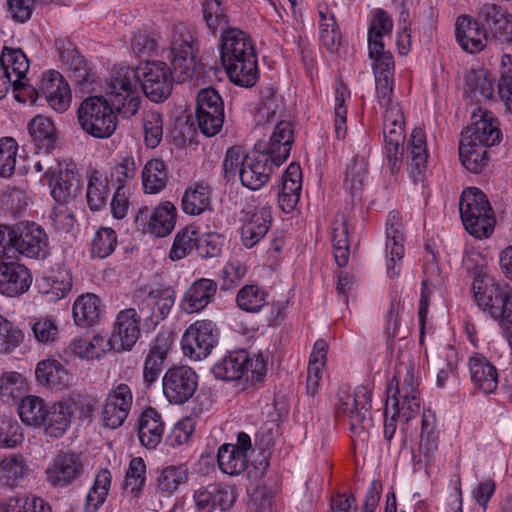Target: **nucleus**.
Masks as SVG:
<instances>
[{
  "label": "nucleus",
  "mask_w": 512,
  "mask_h": 512,
  "mask_svg": "<svg viewBox=\"0 0 512 512\" xmlns=\"http://www.w3.org/2000/svg\"><path fill=\"white\" fill-rule=\"evenodd\" d=\"M188 476V468L184 464L166 466L157 471L156 490L163 496H171L188 481Z\"/></svg>",
  "instance_id": "c03bdc74"
},
{
  "label": "nucleus",
  "mask_w": 512,
  "mask_h": 512,
  "mask_svg": "<svg viewBox=\"0 0 512 512\" xmlns=\"http://www.w3.org/2000/svg\"><path fill=\"white\" fill-rule=\"evenodd\" d=\"M470 378L474 387L483 393L489 394L498 386V373L496 367L481 354L469 358Z\"/></svg>",
  "instance_id": "2f4dec72"
},
{
  "label": "nucleus",
  "mask_w": 512,
  "mask_h": 512,
  "mask_svg": "<svg viewBox=\"0 0 512 512\" xmlns=\"http://www.w3.org/2000/svg\"><path fill=\"white\" fill-rule=\"evenodd\" d=\"M455 34L460 47L471 54L482 51L490 41L478 19L467 14L457 18Z\"/></svg>",
  "instance_id": "393cba45"
},
{
  "label": "nucleus",
  "mask_w": 512,
  "mask_h": 512,
  "mask_svg": "<svg viewBox=\"0 0 512 512\" xmlns=\"http://www.w3.org/2000/svg\"><path fill=\"white\" fill-rule=\"evenodd\" d=\"M175 298V290L161 284L144 286L135 294L140 313L157 323L167 317Z\"/></svg>",
  "instance_id": "2eb2a0df"
},
{
  "label": "nucleus",
  "mask_w": 512,
  "mask_h": 512,
  "mask_svg": "<svg viewBox=\"0 0 512 512\" xmlns=\"http://www.w3.org/2000/svg\"><path fill=\"white\" fill-rule=\"evenodd\" d=\"M83 474L81 454L73 451H58L46 469L47 482L54 488H65L79 480Z\"/></svg>",
  "instance_id": "a211bd4d"
},
{
  "label": "nucleus",
  "mask_w": 512,
  "mask_h": 512,
  "mask_svg": "<svg viewBox=\"0 0 512 512\" xmlns=\"http://www.w3.org/2000/svg\"><path fill=\"white\" fill-rule=\"evenodd\" d=\"M363 148L361 153L356 154L351 163L347 166L344 187L349 190L352 197L359 195L367 175V158L370 153L368 138L362 139Z\"/></svg>",
  "instance_id": "e433bc0d"
},
{
  "label": "nucleus",
  "mask_w": 512,
  "mask_h": 512,
  "mask_svg": "<svg viewBox=\"0 0 512 512\" xmlns=\"http://www.w3.org/2000/svg\"><path fill=\"white\" fill-rule=\"evenodd\" d=\"M219 329L212 320L202 319L192 323L181 339L183 354L194 361L208 357L218 344Z\"/></svg>",
  "instance_id": "f8f14e48"
},
{
  "label": "nucleus",
  "mask_w": 512,
  "mask_h": 512,
  "mask_svg": "<svg viewBox=\"0 0 512 512\" xmlns=\"http://www.w3.org/2000/svg\"><path fill=\"white\" fill-rule=\"evenodd\" d=\"M217 290L218 285L212 279L200 278L194 281L183 295L181 310L187 314L201 312L214 300Z\"/></svg>",
  "instance_id": "c85d7f7f"
},
{
  "label": "nucleus",
  "mask_w": 512,
  "mask_h": 512,
  "mask_svg": "<svg viewBox=\"0 0 512 512\" xmlns=\"http://www.w3.org/2000/svg\"><path fill=\"white\" fill-rule=\"evenodd\" d=\"M24 332L0 314V354H10L24 341Z\"/></svg>",
  "instance_id": "13d9d810"
},
{
  "label": "nucleus",
  "mask_w": 512,
  "mask_h": 512,
  "mask_svg": "<svg viewBox=\"0 0 512 512\" xmlns=\"http://www.w3.org/2000/svg\"><path fill=\"white\" fill-rule=\"evenodd\" d=\"M491 42L501 46H512V13L502 5L484 3L476 16Z\"/></svg>",
  "instance_id": "4468645a"
},
{
  "label": "nucleus",
  "mask_w": 512,
  "mask_h": 512,
  "mask_svg": "<svg viewBox=\"0 0 512 512\" xmlns=\"http://www.w3.org/2000/svg\"><path fill=\"white\" fill-rule=\"evenodd\" d=\"M164 422L161 414L153 407H147L138 421V437L141 444L149 449L155 448L162 439Z\"/></svg>",
  "instance_id": "f704fd0d"
},
{
  "label": "nucleus",
  "mask_w": 512,
  "mask_h": 512,
  "mask_svg": "<svg viewBox=\"0 0 512 512\" xmlns=\"http://www.w3.org/2000/svg\"><path fill=\"white\" fill-rule=\"evenodd\" d=\"M350 98V91L340 80L335 86L334 130L338 140H344L347 135V108L346 99Z\"/></svg>",
  "instance_id": "6e6d98bb"
},
{
  "label": "nucleus",
  "mask_w": 512,
  "mask_h": 512,
  "mask_svg": "<svg viewBox=\"0 0 512 512\" xmlns=\"http://www.w3.org/2000/svg\"><path fill=\"white\" fill-rule=\"evenodd\" d=\"M75 324L81 327H91L100 321L104 313L100 298L92 293L78 296L72 308Z\"/></svg>",
  "instance_id": "c9c22d12"
},
{
  "label": "nucleus",
  "mask_w": 512,
  "mask_h": 512,
  "mask_svg": "<svg viewBox=\"0 0 512 512\" xmlns=\"http://www.w3.org/2000/svg\"><path fill=\"white\" fill-rule=\"evenodd\" d=\"M0 63L14 79V91L25 88L24 79L29 70V60L20 48L1 46Z\"/></svg>",
  "instance_id": "58836bf2"
},
{
  "label": "nucleus",
  "mask_w": 512,
  "mask_h": 512,
  "mask_svg": "<svg viewBox=\"0 0 512 512\" xmlns=\"http://www.w3.org/2000/svg\"><path fill=\"white\" fill-rule=\"evenodd\" d=\"M320 17V39L323 45L334 51L340 44L341 34L333 14H328L327 8L319 10Z\"/></svg>",
  "instance_id": "052dcab7"
},
{
  "label": "nucleus",
  "mask_w": 512,
  "mask_h": 512,
  "mask_svg": "<svg viewBox=\"0 0 512 512\" xmlns=\"http://www.w3.org/2000/svg\"><path fill=\"white\" fill-rule=\"evenodd\" d=\"M372 391L366 386H358L353 393L341 387L335 404L336 416H348L352 441L367 442L369 429L373 426L371 417Z\"/></svg>",
  "instance_id": "20e7f679"
},
{
  "label": "nucleus",
  "mask_w": 512,
  "mask_h": 512,
  "mask_svg": "<svg viewBox=\"0 0 512 512\" xmlns=\"http://www.w3.org/2000/svg\"><path fill=\"white\" fill-rule=\"evenodd\" d=\"M472 292L477 306L488 312L498 323L512 306V286L483 274L481 269L474 271Z\"/></svg>",
  "instance_id": "6e6552de"
},
{
  "label": "nucleus",
  "mask_w": 512,
  "mask_h": 512,
  "mask_svg": "<svg viewBox=\"0 0 512 512\" xmlns=\"http://www.w3.org/2000/svg\"><path fill=\"white\" fill-rule=\"evenodd\" d=\"M40 182L49 187L54 201L63 206L74 198L78 188L76 166L71 162L53 160L40 178Z\"/></svg>",
  "instance_id": "9b49d317"
},
{
  "label": "nucleus",
  "mask_w": 512,
  "mask_h": 512,
  "mask_svg": "<svg viewBox=\"0 0 512 512\" xmlns=\"http://www.w3.org/2000/svg\"><path fill=\"white\" fill-rule=\"evenodd\" d=\"M197 231L192 227H185L175 235L169 258L173 261L185 258L197 245Z\"/></svg>",
  "instance_id": "680f3d73"
},
{
  "label": "nucleus",
  "mask_w": 512,
  "mask_h": 512,
  "mask_svg": "<svg viewBox=\"0 0 512 512\" xmlns=\"http://www.w3.org/2000/svg\"><path fill=\"white\" fill-rule=\"evenodd\" d=\"M217 462L219 469L228 475H239L247 468V458L245 454L232 448V444L229 443H225L219 447Z\"/></svg>",
  "instance_id": "5fc2aeb1"
},
{
  "label": "nucleus",
  "mask_w": 512,
  "mask_h": 512,
  "mask_svg": "<svg viewBox=\"0 0 512 512\" xmlns=\"http://www.w3.org/2000/svg\"><path fill=\"white\" fill-rule=\"evenodd\" d=\"M196 121L200 132L206 137L218 134L224 123V101L213 87L201 89L196 97Z\"/></svg>",
  "instance_id": "ddd939ff"
},
{
  "label": "nucleus",
  "mask_w": 512,
  "mask_h": 512,
  "mask_svg": "<svg viewBox=\"0 0 512 512\" xmlns=\"http://www.w3.org/2000/svg\"><path fill=\"white\" fill-rule=\"evenodd\" d=\"M256 148V151L243 157L242 168L239 169L241 184L252 191L263 188L270 181L276 167L271 156L261 151V144H257Z\"/></svg>",
  "instance_id": "f3484780"
},
{
  "label": "nucleus",
  "mask_w": 512,
  "mask_h": 512,
  "mask_svg": "<svg viewBox=\"0 0 512 512\" xmlns=\"http://www.w3.org/2000/svg\"><path fill=\"white\" fill-rule=\"evenodd\" d=\"M193 497L199 510L212 512L217 507L222 511L229 509L234 504L237 495L234 486L213 483L196 490Z\"/></svg>",
  "instance_id": "5701e85b"
},
{
  "label": "nucleus",
  "mask_w": 512,
  "mask_h": 512,
  "mask_svg": "<svg viewBox=\"0 0 512 512\" xmlns=\"http://www.w3.org/2000/svg\"><path fill=\"white\" fill-rule=\"evenodd\" d=\"M293 143V124L282 120L276 124L269 141L264 144L261 151L271 156L276 167H280L289 157Z\"/></svg>",
  "instance_id": "7c9ffc66"
},
{
  "label": "nucleus",
  "mask_w": 512,
  "mask_h": 512,
  "mask_svg": "<svg viewBox=\"0 0 512 512\" xmlns=\"http://www.w3.org/2000/svg\"><path fill=\"white\" fill-rule=\"evenodd\" d=\"M220 60L233 84L251 88L259 80L257 53L244 31L230 28L221 33Z\"/></svg>",
  "instance_id": "f03ea898"
},
{
  "label": "nucleus",
  "mask_w": 512,
  "mask_h": 512,
  "mask_svg": "<svg viewBox=\"0 0 512 512\" xmlns=\"http://www.w3.org/2000/svg\"><path fill=\"white\" fill-rule=\"evenodd\" d=\"M35 376L41 385L56 390L64 388L70 380L65 365L54 358H47L38 362Z\"/></svg>",
  "instance_id": "4c0bfd02"
},
{
  "label": "nucleus",
  "mask_w": 512,
  "mask_h": 512,
  "mask_svg": "<svg viewBox=\"0 0 512 512\" xmlns=\"http://www.w3.org/2000/svg\"><path fill=\"white\" fill-rule=\"evenodd\" d=\"M439 444L436 415L430 409L423 410L421 417L419 452L426 466H431L436 457Z\"/></svg>",
  "instance_id": "473e14b6"
},
{
  "label": "nucleus",
  "mask_w": 512,
  "mask_h": 512,
  "mask_svg": "<svg viewBox=\"0 0 512 512\" xmlns=\"http://www.w3.org/2000/svg\"><path fill=\"white\" fill-rule=\"evenodd\" d=\"M0 512H52L50 505L40 497L15 496L0 504Z\"/></svg>",
  "instance_id": "4d7b16f0"
},
{
  "label": "nucleus",
  "mask_w": 512,
  "mask_h": 512,
  "mask_svg": "<svg viewBox=\"0 0 512 512\" xmlns=\"http://www.w3.org/2000/svg\"><path fill=\"white\" fill-rule=\"evenodd\" d=\"M173 343L172 335L168 332L159 333L149 345V351L144 361L143 380L147 386L153 384L163 370V365Z\"/></svg>",
  "instance_id": "b1692460"
},
{
  "label": "nucleus",
  "mask_w": 512,
  "mask_h": 512,
  "mask_svg": "<svg viewBox=\"0 0 512 512\" xmlns=\"http://www.w3.org/2000/svg\"><path fill=\"white\" fill-rule=\"evenodd\" d=\"M211 372L215 378L224 381H237L246 376L251 384L262 382L266 376L267 364L261 354L253 357L244 349L227 352L217 361Z\"/></svg>",
  "instance_id": "0eeeda50"
},
{
  "label": "nucleus",
  "mask_w": 512,
  "mask_h": 512,
  "mask_svg": "<svg viewBox=\"0 0 512 512\" xmlns=\"http://www.w3.org/2000/svg\"><path fill=\"white\" fill-rule=\"evenodd\" d=\"M202 18L209 31L216 35L218 30H228L229 17L224 3L220 0H201Z\"/></svg>",
  "instance_id": "8fccbe9b"
},
{
  "label": "nucleus",
  "mask_w": 512,
  "mask_h": 512,
  "mask_svg": "<svg viewBox=\"0 0 512 512\" xmlns=\"http://www.w3.org/2000/svg\"><path fill=\"white\" fill-rule=\"evenodd\" d=\"M222 246L223 238L216 232L197 236L196 251L201 258L208 259L220 256Z\"/></svg>",
  "instance_id": "338daca9"
},
{
  "label": "nucleus",
  "mask_w": 512,
  "mask_h": 512,
  "mask_svg": "<svg viewBox=\"0 0 512 512\" xmlns=\"http://www.w3.org/2000/svg\"><path fill=\"white\" fill-rule=\"evenodd\" d=\"M141 176L144 192L157 194L167 185V166L161 159H151L144 165Z\"/></svg>",
  "instance_id": "49530a36"
},
{
  "label": "nucleus",
  "mask_w": 512,
  "mask_h": 512,
  "mask_svg": "<svg viewBox=\"0 0 512 512\" xmlns=\"http://www.w3.org/2000/svg\"><path fill=\"white\" fill-rule=\"evenodd\" d=\"M269 293L256 284L244 285L236 295L237 307L248 313H258L267 303Z\"/></svg>",
  "instance_id": "603ef678"
},
{
  "label": "nucleus",
  "mask_w": 512,
  "mask_h": 512,
  "mask_svg": "<svg viewBox=\"0 0 512 512\" xmlns=\"http://www.w3.org/2000/svg\"><path fill=\"white\" fill-rule=\"evenodd\" d=\"M28 131L39 150L49 152L56 147L58 134L49 118L43 115L35 116L28 124Z\"/></svg>",
  "instance_id": "79ce46f5"
},
{
  "label": "nucleus",
  "mask_w": 512,
  "mask_h": 512,
  "mask_svg": "<svg viewBox=\"0 0 512 512\" xmlns=\"http://www.w3.org/2000/svg\"><path fill=\"white\" fill-rule=\"evenodd\" d=\"M55 47L72 81L82 89H88L96 81V75L76 45L69 38L63 37L55 40Z\"/></svg>",
  "instance_id": "6ab92c4d"
},
{
  "label": "nucleus",
  "mask_w": 512,
  "mask_h": 512,
  "mask_svg": "<svg viewBox=\"0 0 512 512\" xmlns=\"http://www.w3.org/2000/svg\"><path fill=\"white\" fill-rule=\"evenodd\" d=\"M407 163L410 177L415 184L424 182L427 171V145L423 129L416 127L412 130L407 143Z\"/></svg>",
  "instance_id": "cd10ccee"
},
{
  "label": "nucleus",
  "mask_w": 512,
  "mask_h": 512,
  "mask_svg": "<svg viewBox=\"0 0 512 512\" xmlns=\"http://www.w3.org/2000/svg\"><path fill=\"white\" fill-rule=\"evenodd\" d=\"M109 177L98 170H93L87 186L86 199L91 211L101 210L107 202L109 194Z\"/></svg>",
  "instance_id": "09e8293b"
},
{
  "label": "nucleus",
  "mask_w": 512,
  "mask_h": 512,
  "mask_svg": "<svg viewBox=\"0 0 512 512\" xmlns=\"http://www.w3.org/2000/svg\"><path fill=\"white\" fill-rule=\"evenodd\" d=\"M106 94L94 95L85 98L77 110V119L81 129L88 135L97 139H106L111 137L117 128V116L126 119L114 103L116 96L123 95L120 89H113L111 75L106 80Z\"/></svg>",
  "instance_id": "7ed1b4c3"
},
{
  "label": "nucleus",
  "mask_w": 512,
  "mask_h": 512,
  "mask_svg": "<svg viewBox=\"0 0 512 512\" xmlns=\"http://www.w3.org/2000/svg\"><path fill=\"white\" fill-rule=\"evenodd\" d=\"M458 150L461 164L471 173H481L489 163L488 149L463 136H461Z\"/></svg>",
  "instance_id": "a19ab883"
},
{
  "label": "nucleus",
  "mask_w": 512,
  "mask_h": 512,
  "mask_svg": "<svg viewBox=\"0 0 512 512\" xmlns=\"http://www.w3.org/2000/svg\"><path fill=\"white\" fill-rule=\"evenodd\" d=\"M459 212L466 231L475 238H487L493 232V210L487 196L480 189L469 187L462 192Z\"/></svg>",
  "instance_id": "423d86ee"
},
{
  "label": "nucleus",
  "mask_w": 512,
  "mask_h": 512,
  "mask_svg": "<svg viewBox=\"0 0 512 512\" xmlns=\"http://www.w3.org/2000/svg\"><path fill=\"white\" fill-rule=\"evenodd\" d=\"M29 466L22 455H11L0 461V482L7 487H18L29 474Z\"/></svg>",
  "instance_id": "a18cd8bd"
},
{
  "label": "nucleus",
  "mask_w": 512,
  "mask_h": 512,
  "mask_svg": "<svg viewBox=\"0 0 512 512\" xmlns=\"http://www.w3.org/2000/svg\"><path fill=\"white\" fill-rule=\"evenodd\" d=\"M498 94L505 102L507 109L512 112V56L505 55L500 69Z\"/></svg>",
  "instance_id": "774afa93"
},
{
  "label": "nucleus",
  "mask_w": 512,
  "mask_h": 512,
  "mask_svg": "<svg viewBox=\"0 0 512 512\" xmlns=\"http://www.w3.org/2000/svg\"><path fill=\"white\" fill-rule=\"evenodd\" d=\"M176 217L175 206L171 202L165 201L152 211L147 206L141 207L136 214L135 221L154 236L165 237L173 231Z\"/></svg>",
  "instance_id": "412c9836"
},
{
  "label": "nucleus",
  "mask_w": 512,
  "mask_h": 512,
  "mask_svg": "<svg viewBox=\"0 0 512 512\" xmlns=\"http://www.w3.org/2000/svg\"><path fill=\"white\" fill-rule=\"evenodd\" d=\"M146 464L142 457H133L125 472L123 488L138 499L146 485Z\"/></svg>",
  "instance_id": "864d4df0"
},
{
  "label": "nucleus",
  "mask_w": 512,
  "mask_h": 512,
  "mask_svg": "<svg viewBox=\"0 0 512 512\" xmlns=\"http://www.w3.org/2000/svg\"><path fill=\"white\" fill-rule=\"evenodd\" d=\"M198 387V375L186 365L169 368L162 378L163 394L170 404L186 403Z\"/></svg>",
  "instance_id": "dca6fc26"
},
{
  "label": "nucleus",
  "mask_w": 512,
  "mask_h": 512,
  "mask_svg": "<svg viewBox=\"0 0 512 512\" xmlns=\"http://www.w3.org/2000/svg\"><path fill=\"white\" fill-rule=\"evenodd\" d=\"M495 79L484 69L472 70L466 77L465 93L472 101L491 100L494 96Z\"/></svg>",
  "instance_id": "37998d69"
},
{
  "label": "nucleus",
  "mask_w": 512,
  "mask_h": 512,
  "mask_svg": "<svg viewBox=\"0 0 512 512\" xmlns=\"http://www.w3.org/2000/svg\"><path fill=\"white\" fill-rule=\"evenodd\" d=\"M241 241L250 249L258 244L269 232L273 217L272 207L264 205L241 211Z\"/></svg>",
  "instance_id": "aec40b11"
},
{
  "label": "nucleus",
  "mask_w": 512,
  "mask_h": 512,
  "mask_svg": "<svg viewBox=\"0 0 512 512\" xmlns=\"http://www.w3.org/2000/svg\"><path fill=\"white\" fill-rule=\"evenodd\" d=\"M212 190L209 185L195 183L186 188L182 199L181 207L184 213L192 216L200 215L212 209Z\"/></svg>",
  "instance_id": "ea45409f"
},
{
  "label": "nucleus",
  "mask_w": 512,
  "mask_h": 512,
  "mask_svg": "<svg viewBox=\"0 0 512 512\" xmlns=\"http://www.w3.org/2000/svg\"><path fill=\"white\" fill-rule=\"evenodd\" d=\"M404 369L403 380H400V367L387 387V403L392 401V407L397 409L398 417L409 422L420 409V393L418 380L414 377V366L405 365Z\"/></svg>",
  "instance_id": "1a4fd4ad"
},
{
  "label": "nucleus",
  "mask_w": 512,
  "mask_h": 512,
  "mask_svg": "<svg viewBox=\"0 0 512 512\" xmlns=\"http://www.w3.org/2000/svg\"><path fill=\"white\" fill-rule=\"evenodd\" d=\"M32 283L30 270L16 262L0 264V293L15 297L25 293Z\"/></svg>",
  "instance_id": "bb28decb"
},
{
  "label": "nucleus",
  "mask_w": 512,
  "mask_h": 512,
  "mask_svg": "<svg viewBox=\"0 0 512 512\" xmlns=\"http://www.w3.org/2000/svg\"><path fill=\"white\" fill-rule=\"evenodd\" d=\"M403 256V224L399 213L391 211L386 222V268L390 278L399 276Z\"/></svg>",
  "instance_id": "4be33fe9"
},
{
  "label": "nucleus",
  "mask_w": 512,
  "mask_h": 512,
  "mask_svg": "<svg viewBox=\"0 0 512 512\" xmlns=\"http://www.w3.org/2000/svg\"><path fill=\"white\" fill-rule=\"evenodd\" d=\"M18 144L11 137H3L0 139V176L4 178L10 177L16 164V156Z\"/></svg>",
  "instance_id": "0e129e2a"
},
{
  "label": "nucleus",
  "mask_w": 512,
  "mask_h": 512,
  "mask_svg": "<svg viewBox=\"0 0 512 512\" xmlns=\"http://www.w3.org/2000/svg\"><path fill=\"white\" fill-rule=\"evenodd\" d=\"M199 52V40L194 27L178 22L172 26L167 59L178 73L177 80L183 82L196 74V55Z\"/></svg>",
  "instance_id": "39448f33"
},
{
  "label": "nucleus",
  "mask_w": 512,
  "mask_h": 512,
  "mask_svg": "<svg viewBox=\"0 0 512 512\" xmlns=\"http://www.w3.org/2000/svg\"><path fill=\"white\" fill-rule=\"evenodd\" d=\"M144 142L149 148H156L163 137V116L157 111H149L143 118Z\"/></svg>",
  "instance_id": "e2e57ef3"
},
{
  "label": "nucleus",
  "mask_w": 512,
  "mask_h": 512,
  "mask_svg": "<svg viewBox=\"0 0 512 512\" xmlns=\"http://www.w3.org/2000/svg\"><path fill=\"white\" fill-rule=\"evenodd\" d=\"M103 338L95 336L93 340L88 338H75L70 343L72 353L83 359H98L101 357L104 349L100 347Z\"/></svg>",
  "instance_id": "69168bd1"
},
{
  "label": "nucleus",
  "mask_w": 512,
  "mask_h": 512,
  "mask_svg": "<svg viewBox=\"0 0 512 512\" xmlns=\"http://www.w3.org/2000/svg\"><path fill=\"white\" fill-rule=\"evenodd\" d=\"M113 89H120L124 96L118 95L115 104L125 117L135 116L140 108V90L151 101L160 103L166 100L173 88L170 67L163 61H145L135 68L120 66L111 73Z\"/></svg>",
  "instance_id": "f257e3e1"
},
{
  "label": "nucleus",
  "mask_w": 512,
  "mask_h": 512,
  "mask_svg": "<svg viewBox=\"0 0 512 512\" xmlns=\"http://www.w3.org/2000/svg\"><path fill=\"white\" fill-rule=\"evenodd\" d=\"M140 316L134 308H128L118 313L110 343L120 342L117 351H130L140 337Z\"/></svg>",
  "instance_id": "a878e982"
},
{
  "label": "nucleus",
  "mask_w": 512,
  "mask_h": 512,
  "mask_svg": "<svg viewBox=\"0 0 512 512\" xmlns=\"http://www.w3.org/2000/svg\"><path fill=\"white\" fill-rule=\"evenodd\" d=\"M331 230L335 262L339 267H344L347 265L350 255L348 224L343 218L335 219L332 222Z\"/></svg>",
  "instance_id": "3c124183"
},
{
  "label": "nucleus",
  "mask_w": 512,
  "mask_h": 512,
  "mask_svg": "<svg viewBox=\"0 0 512 512\" xmlns=\"http://www.w3.org/2000/svg\"><path fill=\"white\" fill-rule=\"evenodd\" d=\"M461 136L487 149L498 145L502 140L498 120L487 111L481 114L480 119L474 120Z\"/></svg>",
  "instance_id": "c756f323"
},
{
  "label": "nucleus",
  "mask_w": 512,
  "mask_h": 512,
  "mask_svg": "<svg viewBox=\"0 0 512 512\" xmlns=\"http://www.w3.org/2000/svg\"><path fill=\"white\" fill-rule=\"evenodd\" d=\"M117 246L116 232L110 227L98 229L91 242V256L104 259L110 256Z\"/></svg>",
  "instance_id": "bf43d9fd"
},
{
  "label": "nucleus",
  "mask_w": 512,
  "mask_h": 512,
  "mask_svg": "<svg viewBox=\"0 0 512 512\" xmlns=\"http://www.w3.org/2000/svg\"><path fill=\"white\" fill-rule=\"evenodd\" d=\"M49 403L35 395H27L21 397L17 403V411L21 421L34 428H38L40 423L45 419L44 413Z\"/></svg>",
  "instance_id": "de8ad7c7"
},
{
  "label": "nucleus",
  "mask_w": 512,
  "mask_h": 512,
  "mask_svg": "<svg viewBox=\"0 0 512 512\" xmlns=\"http://www.w3.org/2000/svg\"><path fill=\"white\" fill-rule=\"evenodd\" d=\"M46 411L44 413L45 419L38 428L43 429L45 435L49 437H62L71 424L72 411L70 405L66 402H55L49 404Z\"/></svg>",
  "instance_id": "72a5a7b5"
},
{
  "label": "nucleus",
  "mask_w": 512,
  "mask_h": 512,
  "mask_svg": "<svg viewBox=\"0 0 512 512\" xmlns=\"http://www.w3.org/2000/svg\"><path fill=\"white\" fill-rule=\"evenodd\" d=\"M8 244L12 257L17 252L28 258H45L48 254V236L35 222L20 221L9 228Z\"/></svg>",
  "instance_id": "9d476101"
}]
</instances>
